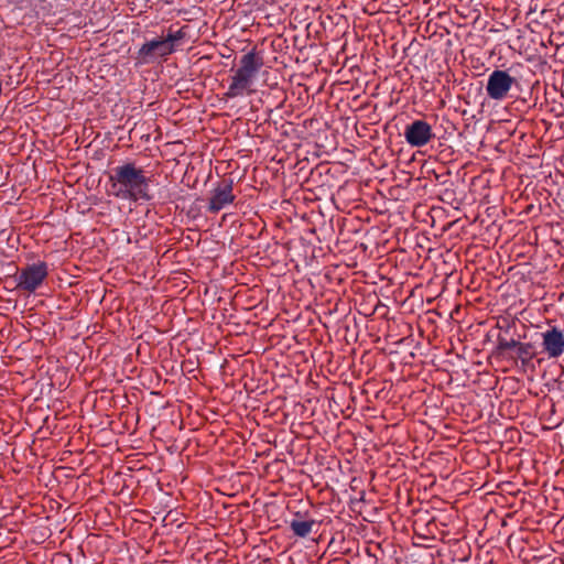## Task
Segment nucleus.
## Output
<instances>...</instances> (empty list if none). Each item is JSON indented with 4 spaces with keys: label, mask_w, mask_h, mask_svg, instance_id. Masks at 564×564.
Wrapping results in <instances>:
<instances>
[{
    "label": "nucleus",
    "mask_w": 564,
    "mask_h": 564,
    "mask_svg": "<svg viewBox=\"0 0 564 564\" xmlns=\"http://www.w3.org/2000/svg\"><path fill=\"white\" fill-rule=\"evenodd\" d=\"M289 524L295 536L306 538L311 534L317 522L313 519L303 520L301 514L297 512L295 517L289 522Z\"/></svg>",
    "instance_id": "1a4fd4ad"
},
{
    "label": "nucleus",
    "mask_w": 564,
    "mask_h": 564,
    "mask_svg": "<svg viewBox=\"0 0 564 564\" xmlns=\"http://www.w3.org/2000/svg\"><path fill=\"white\" fill-rule=\"evenodd\" d=\"M234 182L230 178L223 180L212 191L209 198L208 210L216 214L224 209L226 206L234 203L236 196L232 193Z\"/></svg>",
    "instance_id": "39448f33"
},
{
    "label": "nucleus",
    "mask_w": 564,
    "mask_h": 564,
    "mask_svg": "<svg viewBox=\"0 0 564 564\" xmlns=\"http://www.w3.org/2000/svg\"><path fill=\"white\" fill-rule=\"evenodd\" d=\"M403 135L411 147L416 148L426 145L435 137L431 124L424 120H414L408 124Z\"/></svg>",
    "instance_id": "423d86ee"
},
{
    "label": "nucleus",
    "mask_w": 564,
    "mask_h": 564,
    "mask_svg": "<svg viewBox=\"0 0 564 564\" xmlns=\"http://www.w3.org/2000/svg\"><path fill=\"white\" fill-rule=\"evenodd\" d=\"M48 275V265L44 261L26 264L18 271L17 289L29 293L35 292Z\"/></svg>",
    "instance_id": "7ed1b4c3"
},
{
    "label": "nucleus",
    "mask_w": 564,
    "mask_h": 564,
    "mask_svg": "<svg viewBox=\"0 0 564 564\" xmlns=\"http://www.w3.org/2000/svg\"><path fill=\"white\" fill-rule=\"evenodd\" d=\"M534 346L531 343H520L512 359H519L522 366H528L534 358Z\"/></svg>",
    "instance_id": "9b49d317"
},
{
    "label": "nucleus",
    "mask_w": 564,
    "mask_h": 564,
    "mask_svg": "<svg viewBox=\"0 0 564 564\" xmlns=\"http://www.w3.org/2000/svg\"><path fill=\"white\" fill-rule=\"evenodd\" d=\"M542 351L549 358H558L564 354V334L556 327L552 326L541 334Z\"/></svg>",
    "instance_id": "0eeeda50"
},
{
    "label": "nucleus",
    "mask_w": 564,
    "mask_h": 564,
    "mask_svg": "<svg viewBox=\"0 0 564 564\" xmlns=\"http://www.w3.org/2000/svg\"><path fill=\"white\" fill-rule=\"evenodd\" d=\"M164 39H154L145 42L138 51V56L143 62H148L154 56L164 57L174 52V47L167 46Z\"/></svg>",
    "instance_id": "6e6552de"
},
{
    "label": "nucleus",
    "mask_w": 564,
    "mask_h": 564,
    "mask_svg": "<svg viewBox=\"0 0 564 564\" xmlns=\"http://www.w3.org/2000/svg\"><path fill=\"white\" fill-rule=\"evenodd\" d=\"M521 341L516 340L513 338L507 339L505 336L498 335L496 351L498 355L505 358H513V355H511L510 351H516Z\"/></svg>",
    "instance_id": "9d476101"
},
{
    "label": "nucleus",
    "mask_w": 564,
    "mask_h": 564,
    "mask_svg": "<svg viewBox=\"0 0 564 564\" xmlns=\"http://www.w3.org/2000/svg\"><path fill=\"white\" fill-rule=\"evenodd\" d=\"M185 36L184 29H180L176 32H169L167 35L164 37L165 42L169 44L167 46L174 47L175 44L181 41Z\"/></svg>",
    "instance_id": "f8f14e48"
},
{
    "label": "nucleus",
    "mask_w": 564,
    "mask_h": 564,
    "mask_svg": "<svg viewBox=\"0 0 564 564\" xmlns=\"http://www.w3.org/2000/svg\"><path fill=\"white\" fill-rule=\"evenodd\" d=\"M112 194L120 198L131 202L152 199L150 194V177L145 175L142 167L133 162H127L116 166L109 176Z\"/></svg>",
    "instance_id": "f257e3e1"
},
{
    "label": "nucleus",
    "mask_w": 564,
    "mask_h": 564,
    "mask_svg": "<svg viewBox=\"0 0 564 564\" xmlns=\"http://www.w3.org/2000/svg\"><path fill=\"white\" fill-rule=\"evenodd\" d=\"M517 84V79L508 72L495 69L488 76L486 93L490 99L501 101L509 97L510 90Z\"/></svg>",
    "instance_id": "20e7f679"
},
{
    "label": "nucleus",
    "mask_w": 564,
    "mask_h": 564,
    "mask_svg": "<svg viewBox=\"0 0 564 564\" xmlns=\"http://www.w3.org/2000/svg\"><path fill=\"white\" fill-rule=\"evenodd\" d=\"M262 66L263 58L254 50L242 55L239 61V67L231 77V83L224 97L226 99H234L252 94L254 90L251 86Z\"/></svg>",
    "instance_id": "f03ea898"
}]
</instances>
